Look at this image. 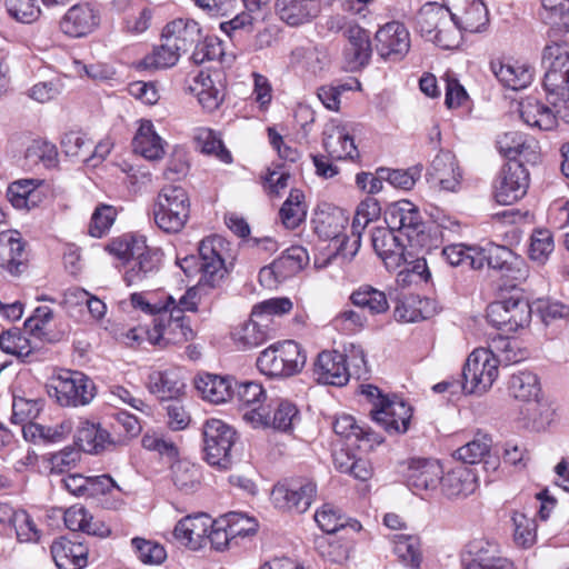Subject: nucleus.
Returning a JSON list of instances; mask_svg holds the SVG:
<instances>
[{
  "label": "nucleus",
  "instance_id": "1",
  "mask_svg": "<svg viewBox=\"0 0 569 569\" xmlns=\"http://www.w3.org/2000/svg\"><path fill=\"white\" fill-rule=\"evenodd\" d=\"M222 251L221 237H208L199 243L200 280L197 286L187 289L179 298L166 293V305H170L167 311L180 317H186L187 311L196 312L209 291L221 286L228 273Z\"/></svg>",
  "mask_w": 569,
  "mask_h": 569
},
{
  "label": "nucleus",
  "instance_id": "2",
  "mask_svg": "<svg viewBox=\"0 0 569 569\" xmlns=\"http://www.w3.org/2000/svg\"><path fill=\"white\" fill-rule=\"evenodd\" d=\"M156 224L168 233L179 232L190 214V200L187 191L179 186H164L153 204Z\"/></svg>",
  "mask_w": 569,
  "mask_h": 569
},
{
  "label": "nucleus",
  "instance_id": "3",
  "mask_svg": "<svg viewBox=\"0 0 569 569\" xmlns=\"http://www.w3.org/2000/svg\"><path fill=\"white\" fill-rule=\"evenodd\" d=\"M47 391L61 407L76 408L92 401L96 396V386L82 372L63 370L50 378Z\"/></svg>",
  "mask_w": 569,
  "mask_h": 569
},
{
  "label": "nucleus",
  "instance_id": "4",
  "mask_svg": "<svg viewBox=\"0 0 569 569\" xmlns=\"http://www.w3.org/2000/svg\"><path fill=\"white\" fill-rule=\"evenodd\" d=\"M306 355L293 340L273 343L266 348L257 359L258 369L266 376L288 378L301 371Z\"/></svg>",
  "mask_w": 569,
  "mask_h": 569
},
{
  "label": "nucleus",
  "instance_id": "5",
  "mask_svg": "<svg viewBox=\"0 0 569 569\" xmlns=\"http://www.w3.org/2000/svg\"><path fill=\"white\" fill-rule=\"evenodd\" d=\"M204 460L219 470H228L232 465V448L237 433L220 419H210L202 427Z\"/></svg>",
  "mask_w": 569,
  "mask_h": 569
},
{
  "label": "nucleus",
  "instance_id": "6",
  "mask_svg": "<svg viewBox=\"0 0 569 569\" xmlns=\"http://www.w3.org/2000/svg\"><path fill=\"white\" fill-rule=\"evenodd\" d=\"M500 359L489 349L473 350L463 367L461 388L467 393L487 392L498 377Z\"/></svg>",
  "mask_w": 569,
  "mask_h": 569
},
{
  "label": "nucleus",
  "instance_id": "7",
  "mask_svg": "<svg viewBox=\"0 0 569 569\" xmlns=\"http://www.w3.org/2000/svg\"><path fill=\"white\" fill-rule=\"evenodd\" d=\"M542 66L546 69L543 88L547 100L558 99L559 92L569 90V50L566 43H547L542 50Z\"/></svg>",
  "mask_w": 569,
  "mask_h": 569
},
{
  "label": "nucleus",
  "instance_id": "8",
  "mask_svg": "<svg viewBox=\"0 0 569 569\" xmlns=\"http://www.w3.org/2000/svg\"><path fill=\"white\" fill-rule=\"evenodd\" d=\"M162 252L147 244L146 238L133 244L132 256L127 259L123 280L129 287H146L160 270Z\"/></svg>",
  "mask_w": 569,
  "mask_h": 569
},
{
  "label": "nucleus",
  "instance_id": "9",
  "mask_svg": "<svg viewBox=\"0 0 569 569\" xmlns=\"http://www.w3.org/2000/svg\"><path fill=\"white\" fill-rule=\"evenodd\" d=\"M487 319L497 329L510 333L516 332L530 322L531 308L521 296H511L497 300L487 307Z\"/></svg>",
  "mask_w": 569,
  "mask_h": 569
},
{
  "label": "nucleus",
  "instance_id": "10",
  "mask_svg": "<svg viewBox=\"0 0 569 569\" xmlns=\"http://www.w3.org/2000/svg\"><path fill=\"white\" fill-rule=\"evenodd\" d=\"M317 495V486L308 479H291L278 483L271 491L273 505L295 513L306 512Z\"/></svg>",
  "mask_w": 569,
  "mask_h": 569
},
{
  "label": "nucleus",
  "instance_id": "11",
  "mask_svg": "<svg viewBox=\"0 0 569 569\" xmlns=\"http://www.w3.org/2000/svg\"><path fill=\"white\" fill-rule=\"evenodd\" d=\"M529 187V172L522 161H509L503 166L495 184L498 203L510 206L520 200Z\"/></svg>",
  "mask_w": 569,
  "mask_h": 569
},
{
  "label": "nucleus",
  "instance_id": "12",
  "mask_svg": "<svg viewBox=\"0 0 569 569\" xmlns=\"http://www.w3.org/2000/svg\"><path fill=\"white\" fill-rule=\"evenodd\" d=\"M462 565L463 569H516L513 562L502 556L499 543L487 539H475L467 545Z\"/></svg>",
  "mask_w": 569,
  "mask_h": 569
},
{
  "label": "nucleus",
  "instance_id": "13",
  "mask_svg": "<svg viewBox=\"0 0 569 569\" xmlns=\"http://www.w3.org/2000/svg\"><path fill=\"white\" fill-rule=\"evenodd\" d=\"M153 331H148V338L152 345L167 347L180 345L194 338V332L187 317H180L169 311L161 312Z\"/></svg>",
  "mask_w": 569,
  "mask_h": 569
},
{
  "label": "nucleus",
  "instance_id": "14",
  "mask_svg": "<svg viewBox=\"0 0 569 569\" xmlns=\"http://www.w3.org/2000/svg\"><path fill=\"white\" fill-rule=\"evenodd\" d=\"M100 10L90 2L70 7L60 20V30L68 37L82 38L92 33L100 24Z\"/></svg>",
  "mask_w": 569,
  "mask_h": 569
},
{
  "label": "nucleus",
  "instance_id": "15",
  "mask_svg": "<svg viewBox=\"0 0 569 569\" xmlns=\"http://www.w3.org/2000/svg\"><path fill=\"white\" fill-rule=\"evenodd\" d=\"M410 49V36L406 27L392 21L381 27L376 33L378 54L390 61H400Z\"/></svg>",
  "mask_w": 569,
  "mask_h": 569
},
{
  "label": "nucleus",
  "instance_id": "16",
  "mask_svg": "<svg viewBox=\"0 0 569 569\" xmlns=\"http://www.w3.org/2000/svg\"><path fill=\"white\" fill-rule=\"evenodd\" d=\"M478 253L481 258V268L487 261L490 268L499 270L512 280L526 278L525 261L508 247L488 243L483 248H478Z\"/></svg>",
  "mask_w": 569,
  "mask_h": 569
},
{
  "label": "nucleus",
  "instance_id": "17",
  "mask_svg": "<svg viewBox=\"0 0 569 569\" xmlns=\"http://www.w3.org/2000/svg\"><path fill=\"white\" fill-rule=\"evenodd\" d=\"M448 12L456 28L467 32H479L489 22L481 0H448Z\"/></svg>",
  "mask_w": 569,
  "mask_h": 569
},
{
  "label": "nucleus",
  "instance_id": "18",
  "mask_svg": "<svg viewBox=\"0 0 569 569\" xmlns=\"http://www.w3.org/2000/svg\"><path fill=\"white\" fill-rule=\"evenodd\" d=\"M26 241L17 230L0 232V271L12 277L20 276L27 268Z\"/></svg>",
  "mask_w": 569,
  "mask_h": 569
},
{
  "label": "nucleus",
  "instance_id": "19",
  "mask_svg": "<svg viewBox=\"0 0 569 569\" xmlns=\"http://www.w3.org/2000/svg\"><path fill=\"white\" fill-rule=\"evenodd\" d=\"M443 475L442 466L436 459L412 458L407 462L405 478L416 493L436 490Z\"/></svg>",
  "mask_w": 569,
  "mask_h": 569
},
{
  "label": "nucleus",
  "instance_id": "20",
  "mask_svg": "<svg viewBox=\"0 0 569 569\" xmlns=\"http://www.w3.org/2000/svg\"><path fill=\"white\" fill-rule=\"evenodd\" d=\"M299 419V410L287 400H281L272 410L268 407L264 411L250 410L246 412V422L253 428H273L279 431H288L292 428L295 421Z\"/></svg>",
  "mask_w": 569,
  "mask_h": 569
},
{
  "label": "nucleus",
  "instance_id": "21",
  "mask_svg": "<svg viewBox=\"0 0 569 569\" xmlns=\"http://www.w3.org/2000/svg\"><path fill=\"white\" fill-rule=\"evenodd\" d=\"M427 180L447 191H457L461 184L462 171L457 158L450 151H440L431 161Z\"/></svg>",
  "mask_w": 569,
  "mask_h": 569
},
{
  "label": "nucleus",
  "instance_id": "22",
  "mask_svg": "<svg viewBox=\"0 0 569 569\" xmlns=\"http://www.w3.org/2000/svg\"><path fill=\"white\" fill-rule=\"evenodd\" d=\"M313 376L319 383L345 386L350 378L346 357L336 350L320 352L313 363Z\"/></svg>",
  "mask_w": 569,
  "mask_h": 569
},
{
  "label": "nucleus",
  "instance_id": "23",
  "mask_svg": "<svg viewBox=\"0 0 569 569\" xmlns=\"http://www.w3.org/2000/svg\"><path fill=\"white\" fill-rule=\"evenodd\" d=\"M202 38L199 23L192 19H176L169 22L162 31L168 49H174L179 57L188 52Z\"/></svg>",
  "mask_w": 569,
  "mask_h": 569
},
{
  "label": "nucleus",
  "instance_id": "24",
  "mask_svg": "<svg viewBox=\"0 0 569 569\" xmlns=\"http://www.w3.org/2000/svg\"><path fill=\"white\" fill-rule=\"evenodd\" d=\"M322 144L331 160H355L359 158V151L353 137L345 124L330 122L323 130Z\"/></svg>",
  "mask_w": 569,
  "mask_h": 569
},
{
  "label": "nucleus",
  "instance_id": "25",
  "mask_svg": "<svg viewBox=\"0 0 569 569\" xmlns=\"http://www.w3.org/2000/svg\"><path fill=\"white\" fill-rule=\"evenodd\" d=\"M212 519L204 513L187 516L176 525L173 536L182 546L199 550L208 543Z\"/></svg>",
  "mask_w": 569,
  "mask_h": 569
},
{
  "label": "nucleus",
  "instance_id": "26",
  "mask_svg": "<svg viewBox=\"0 0 569 569\" xmlns=\"http://www.w3.org/2000/svg\"><path fill=\"white\" fill-rule=\"evenodd\" d=\"M393 230L388 226V228H375L371 231L372 248L390 270H395L406 262L405 246Z\"/></svg>",
  "mask_w": 569,
  "mask_h": 569
},
{
  "label": "nucleus",
  "instance_id": "27",
  "mask_svg": "<svg viewBox=\"0 0 569 569\" xmlns=\"http://www.w3.org/2000/svg\"><path fill=\"white\" fill-rule=\"evenodd\" d=\"M348 43L343 50L345 62L349 71L365 68L371 58L372 49L367 30L351 26L347 30Z\"/></svg>",
  "mask_w": 569,
  "mask_h": 569
},
{
  "label": "nucleus",
  "instance_id": "28",
  "mask_svg": "<svg viewBox=\"0 0 569 569\" xmlns=\"http://www.w3.org/2000/svg\"><path fill=\"white\" fill-rule=\"evenodd\" d=\"M385 220L391 229H398L407 237L422 232V217L418 208L408 200L390 204L385 212Z\"/></svg>",
  "mask_w": 569,
  "mask_h": 569
},
{
  "label": "nucleus",
  "instance_id": "29",
  "mask_svg": "<svg viewBox=\"0 0 569 569\" xmlns=\"http://www.w3.org/2000/svg\"><path fill=\"white\" fill-rule=\"evenodd\" d=\"M440 485L446 497L450 499L466 498L476 491L478 477L471 467L458 465L442 475Z\"/></svg>",
  "mask_w": 569,
  "mask_h": 569
},
{
  "label": "nucleus",
  "instance_id": "30",
  "mask_svg": "<svg viewBox=\"0 0 569 569\" xmlns=\"http://www.w3.org/2000/svg\"><path fill=\"white\" fill-rule=\"evenodd\" d=\"M412 408L402 400H389L383 408L373 411V421L389 433H405L409 429Z\"/></svg>",
  "mask_w": 569,
  "mask_h": 569
},
{
  "label": "nucleus",
  "instance_id": "31",
  "mask_svg": "<svg viewBox=\"0 0 569 569\" xmlns=\"http://www.w3.org/2000/svg\"><path fill=\"white\" fill-rule=\"evenodd\" d=\"M276 13L291 27L310 22L320 11V0H276Z\"/></svg>",
  "mask_w": 569,
  "mask_h": 569
},
{
  "label": "nucleus",
  "instance_id": "32",
  "mask_svg": "<svg viewBox=\"0 0 569 569\" xmlns=\"http://www.w3.org/2000/svg\"><path fill=\"white\" fill-rule=\"evenodd\" d=\"M51 555L58 569H82L88 562L87 546L66 538L53 541Z\"/></svg>",
  "mask_w": 569,
  "mask_h": 569
},
{
  "label": "nucleus",
  "instance_id": "33",
  "mask_svg": "<svg viewBox=\"0 0 569 569\" xmlns=\"http://www.w3.org/2000/svg\"><path fill=\"white\" fill-rule=\"evenodd\" d=\"M196 388L202 398L212 403L228 401L234 393L233 380L212 373H201L194 380Z\"/></svg>",
  "mask_w": 569,
  "mask_h": 569
},
{
  "label": "nucleus",
  "instance_id": "34",
  "mask_svg": "<svg viewBox=\"0 0 569 569\" xmlns=\"http://www.w3.org/2000/svg\"><path fill=\"white\" fill-rule=\"evenodd\" d=\"M519 113L523 122L531 128L551 130L557 126L553 108H549L532 97L520 101Z\"/></svg>",
  "mask_w": 569,
  "mask_h": 569
},
{
  "label": "nucleus",
  "instance_id": "35",
  "mask_svg": "<svg viewBox=\"0 0 569 569\" xmlns=\"http://www.w3.org/2000/svg\"><path fill=\"white\" fill-rule=\"evenodd\" d=\"M136 153L148 160H159L164 156V142L154 131L150 120H142L132 140Z\"/></svg>",
  "mask_w": 569,
  "mask_h": 569
},
{
  "label": "nucleus",
  "instance_id": "36",
  "mask_svg": "<svg viewBox=\"0 0 569 569\" xmlns=\"http://www.w3.org/2000/svg\"><path fill=\"white\" fill-rule=\"evenodd\" d=\"M497 147L499 152L507 157L509 161H518V157L525 161L531 159L535 161L538 158L537 152L533 150L536 141L532 139L528 141L525 136L518 131H510L499 136Z\"/></svg>",
  "mask_w": 569,
  "mask_h": 569
},
{
  "label": "nucleus",
  "instance_id": "37",
  "mask_svg": "<svg viewBox=\"0 0 569 569\" xmlns=\"http://www.w3.org/2000/svg\"><path fill=\"white\" fill-rule=\"evenodd\" d=\"M315 223L317 234L325 240L333 241L336 249L341 243L342 238L347 237L345 230L348 224V217L338 208H333L331 211H321Z\"/></svg>",
  "mask_w": 569,
  "mask_h": 569
},
{
  "label": "nucleus",
  "instance_id": "38",
  "mask_svg": "<svg viewBox=\"0 0 569 569\" xmlns=\"http://www.w3.org/2000/svg\"><path fill=\"white\" fill-rule=\"evenodd\" d=\"M0 349L16 356L22 361H30L32 355L39 349L36 339H30L18 328L9 329L0 335Z\"/></svg>",
  "mask_w": 569,
  "mask_h": 569
},
{
  "label": "nucleus",
  "instance_id": "39",
  "mask_svg": "<svg viewBox=\"0 0 569 569\" xmlns=\"http://www.w3.org/2000/svg\"><path fill=\"white\" fill-rule=\"evenodd\" d=\"M202 480L199 466L188 461L178 460L171 465V481L177 490L184 495L196 492Z\"/></svg>",
  "mask_w": 569,
  "mask_h": 569
},
{
  "label": "nucleus",
  "instance_id": "40",
  "mask_svg": "<svg viewBox=\"0 0 569 569\" xmlns=\"http://www.w3.org/2000/svg\"><path fill=\"white\" fill-rule=\"evenodd\" d=\"M448 7L443 8L437 3H427L417 13V29L422 37L427 40H431L439 29L448 24Z\"/></svg>",
  "mask_w": 569,
  "mask_h": 569
},
{
  "label": "nucleus",
  "instance_id": "41",
  "mask_svg": "<svg viewBox=\"0 0 569 569\" xmlns=\"http://www.w3.org/2000/svg\"><path fill=\"white\" fill-rule=\"evenodd\" d=\"M76 443L88 453H99L110 445V436L99 425L82 421L77 430Z\"/></svg>",
  "mask_w": 569,
  "mask_h": 569
},
{
  "label": "nucleus",
  "instance_id": "42",
  "mask_svg": "<svg viewBox=\"0 0 569 569\" xmlns=\"http://www.w3.org/2000/svg\"><path fill=\"white\" fill-rule=\"evenodd\" d=\"M315 520L319 528L326 533H335L347 527L351 528L353 531L361 529V525L358 520L346 519L340 509L331 503H325L318 509L315 513Z\"/></svg>",
  "mask_w": 569,
  "mask_h": 569
},
{
  "label": "nucleus",
  "instance_id": "43",
  "mask_svg": "<svg viewBox=\"0 0 569 569\" xmlns=\"http://www.w3.org/2000/svg\"><path fill=\"white\" fill-rule=\"evenodd\" d=\"M508 390L510 395L521 401H532L538 403L540 395V383L538 377L529 370H520L511 375Z\"/></svg>",
  "mask_w": 569,
  "mask_h": 569
},
{
  "label": "nucleus",
  "instance_id": "44",
  "mask_svg": "<svg viewBox=\"0 0 569 569\" xmlns=\"http://www.w3.org/2000/svg\"><path fill=\"white\" fill-rule=\"evenodd\" d=\"M350 301L356 307L367 309L371 315L385 313L389 309V302L383 291L369 284H363L350 296Z\"/></svg>",
  "mask_w": 569,
  "mask_h": 569
},
{
  "label": "nucleus",
  "instance_id": "45",
  "mask_svg": "<svg viewBox=\"0 0 569 569\" xmlns=\"http://www.w3.org/2000/svg\"><path fill=\"white\" fill-rule=\"evenodd\" d=\"M149 388L161 400H177L183 392L184 382L173 371H160L150 376Z\"/></svg>",
  "mask_w": 569,
  "mask_h": 569
},
{
  "label": "nucleus",
  "instance_id": "46",
  "mask_svg": "<svg viewBox=\"0 0 569 569\" xmlns=\"http://www.w3.org/2000/svg\"><path fill=\"white\" fill-rule=\"evenodd\" d=\"M190 90L198 97L199 103L209 112L214 111L223 101V92L214 87L209 74L200 72L194 79Z\"/></svg>",
  "mask_w": 569,
  "mask_h": 569
},
{
  "label": "nucleus",
  "instance_id": "47",
  "mask_svg": "<svg viewBox=\"0 0 569 569\" xmlns=\"http://www.w3.org/2000/svg\"><path fill=\"white\" fill-rule=\"evenodd\" d=\"M236 385L238 387L236 395L240 402L242 419L244 421L247 411H264L267 407L263 406V402L267 399V395L260 383L253 381H244Z\"/></svg>",
  "mask_w": 569,
  "mask_h": 569
},
{
  "label": "nucleus",
  "instance_id": "48",
  "mask_svg": "<svg viewBox=\"0 0 569 569\" xmlns=\"http://www.w3.org/2000/svg\"><path fill=\"white\" fill-rule=\"evenodd\" d=\"M303 199L305 194L301 190L292 189L280 208L279 216L287 229H296L305 220L307 208Z\"/></svg>",
  "mask_w": 569,
  "mask_h": 569
},
{
  "label": "nucleus",
  "instance_id": "49",
  "mask_svg": "<svg viewBox=\"0 0 569 569\" xmlns=\"http://www.w3.org/2000/svg\"><path fill=\"white\" fill-rule=\"evenodd\" d=\"M491 69L498 80L512 90L526 88L531 81V72L523 67H515L503 62H492Z\"/></svg>",
  "mask_w": 569,
  "mask_h": 569
},
{
  "label": "nucleus",
  "instance_id": "50",
  "mask_svg": "<svg viewBox=\"0 0 569 569\" xmlns=\"http://www.w3.org/2000/svg\"><path fill=\"white\" fill-rule=\"evenodd\" d=\"M251 319L240 327L236 328L233 332V339L237 343H239L243 349H252L261 346L269 338V332L266 329V325H262L253 319Z\"/></svg>",
  "mask_w": 569,
  "mask_h": 569
},
{
  "label": "nucleus",
  "instance_id": "51",
  "mask_svg": "<svg viewBox=\"0 0 569 569\" xmlns=\"http://www.w3.org/2000/svg\"><path fill=\"white\" fill-rule=\"evenodd\" d=\"M492 440L488 435L477 433L475 438L460 447L456 456L465 465H476L480 462L490 451Z\"/></svg>",
  "mask_w": 569,
  "mask_h": 569
},
{
  "label": "nucleus",
  "instance_id": "52",
  "mask_svg": "<svg viewBox=\"0 0 569 569\" xmlns=\"http://www.w3.org/2000/svg\"><path fill=\"white\" fill-rule=\"evenodd\" d=\"M197 147L206 154H213L224 163L232 161L231 153L226 149L216 132L208 128H200L194 136Z\"/></svg>",
  "mask_w": 569,
  "mask_h": 569
},
{
  "label": "nucleus",
  "instance_id": "53",
  "mask_svg": "<svg viewBox=\"0 0 569 569\" xmlns=\"http://www.w3.org/2000/svg\"><path fill=\"white\" fill-rule=\"evenodd\" d=\"M442 256L451 266H468L471 269H481V258L477 247H467L455 243L442 249Z\"/></svg>",
  "mask_w": 569,
  "mask_h": 569
},
{
  "label": "nucleus",
  "instance_id": "54",
  "mask_svg": "<svg viewBox=\"0 0 569 569\" xmlns=\"http://www.w3.org/2000/svg\"><path fill=\"white\" fill-rule=\"evenodd\" d=\"M393 542V551L399 560L412 569H418L421 562L419 539L412 536L396 535Z\"/></svg>",
  "mask_w": 569,
  "mask_h": 569
},
{
  "label": "nucleus",
  "instance_id": "55",
  "mask_svg": "<svg viewBox=\"0 0 569 569\" xmlns=\"http://www.w3.org/2000/svg\"><path fill=\"white\" fill-rule=\"evenodd\" d=\"M7 198L16 209H30L36 206V184L33 180L12 182L7 190Z\"/></svg>",
  "mask_w": 569,
  "mask_h": 569
},
{
  "label": "nucleus",
  "instance_id": "56",
  "mask_svg": "<svg viewBox=\"0 0 569 569\" xmlns=\"http://www.w3.org/2000/svg\"><path fill=\"white\" fill-rule=\"evenodd\" d=\"M53 311L47 306H41L34 309L24 322V330L33 339L39 341H51L49 337L48 326L52 321Z\"/></svg>",
  "mask_w": 569,
  "mask_h": 569
},
{
  "label": "nucleus",
  "instance_id": "57",
  "mask_svg": "<svg viewBox=\"0 0 569 569\" xmlns=\"http://www.w3.org/2000/svg\"><path fill=\"white\" fill-rule=\"evenodd\" d=\"M62 151L67 157L77 158L82 162H89L88 154L93 142L80 131L66 132L60 141Z\"/></svg>",
  "mask_w": 569,
  "mask_h": 569
},
{
  "label": "nucleus",
  "instance_id": "58",
  "mask_svg": "<svg viewBox=\"0 0 569 569\" xmlns=\"http://www.w3.org/2000/svg\"><path fill=\"white\" fill-rule=\"evenodd\" d=\"M422 167L413 166L408 169L379 168L381 178H386L392 187L402 190H410L421 177Z\"/></svg>",
  "mask_w": 569,
  "mask_h": 569
},
{
  "label": "nucleus",
  "instance_id": "59",
  "mask_svg": "<svg viewBox=\"0 0 569 569\" xmlns=\"http://www.w3.org/2000/svg\"><path fill=\"white\" fill-rule=\"evenodd\" d=\"M222 518L228 522L229 535L232 537L234 546H239L240 539L251 537L257 532V521L243 513L229 512Z\"/></svg>",
  "mask_w": 569,
  "mask_h": 569
},
{
  "label": "nucleus",
  "instance_id": "60",
  "mask_svg": "<svg viewBox=\"0 0 569 569\" xmlns=\"http://www.w3.org/2000/svg\"><path fill=\"white\" fill-rule=\"evenodd\" d=\"M179 54L172 49H168L166 39H162L161 46L153 49L150 54H147L140 62L139 67L142 69H166L176 66L179 61Z\"/></svg>",
  "mask_w": 569,
  "mask_h": 569
},
{
  "label": "nucleus",
  "instance_id": "61",
  "mask_svg": "<svg viewBox=\"0 0 569 569\" xmlns=\"http://www.w3.org/2000/svg\"><path fill=\"white\" fill-rule=\"evenodd\" d=\"M41 410V400L14 396L12 400L11 421L13 423L22 425L23 427L26 423L32 422V420L39 416Z\"/></svg>",
  "mask_w": 569,
  "mask_h": 569
},
{
  "label": "nucleus",
  "instance_id": "62",
  "mask_svg": "<svg viewBox=\"0 0 569 569\" xmlns=\"http://www.w3.org/2000/svg\"><path fill=\"white\" fill-rule=\"evenodd\" d=\"M26 158L41 162L46 168H53L58 164V149L52 142L37 139L27 148Z\"/></svg>",
  "mask_w": 569,
  "mask_h": 569
},
{
  "label": "nucleus",
  "instance_id": "63",
  "mask_svg": "<svg viewBox=\"0 0 569 569\" xmlns=\"http://www.w3.org/2000/svg\"><path fill=\"white\" fill-rule=\"evenodd\" d=\"M553 238L549 230L539 229L531 236L529 257L538 264H543L553 251Z\"/></svg>",
  "mask_w": 569,
  "mask_h": 569
},
{
  "label": "nucleus",
  "instance_id": "64",
  "mask_svg": "<svg viewBox=\"0 0 569 569\" xmlns=\"http://www.w3.org/2000/svg\"><path fill=\"white\" fill-rule=\"evenodd\" d=\"M549 23L562 32H569V0H542Z\"/></svg>",
  "mask_w": 569,
  "mask_h": 569
}]
</instances>
